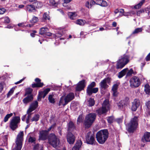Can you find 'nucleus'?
<instances>
[{"mask_svg":"<svg viewBox=\"0 0 150 150\" xmlns=\"http://www.w3.org/2000/svg\"><path fill=\"white\" fill-rule=\"evenodd\" d=\"M109 133L107 129L101 130L98 131L96 134L97 141L100 144H103L108 137Z\"/></svg>","mask_w":150,"mask_h":150,"instance_id":"nucleus-1","label":"nucleus"},{"mask_svg":"<svg viewBox=\"0 0 150 150\" xmlns=\"http://www.w3.org/2000/svg\"><path fill=\"white\" fill-rule=\"evenodd\" d=\"M96 117V115L94 113H89L86 116L83 122L86 128L90 127L95 120Z\"/></svg>","mask_w":150,"mask_h":150,"instance_id":"nucleus-2","label":"nucleus"},{"mask_svg":"<svg viewBox=\"0 0 150 150\" xmlns=\"http://www.w3.org/2000/svg\"><path fill=\"white\" fill-rule=\"evenodd\" d=\"M138 125V117L137 116H134L131 119L130 122L127 126L128 132H133L136 129Z\"/></svg>","mask_w":150,"mask_h":150,"instance_id":"nucleus-3","label":"nucleus"},{"mask_svg":"<svg viewBox=\"0 0 150 150\" xmlns=\"http://www.w3.org/2000/svg\"><path fill=\"white\" fill-rule=\"evenodd\" d=\"M23 132L21 131L18 134L16 141V146L12 150H21L22 147L23 140Z\"/></svg>","mask_w":150,"mask_h":150,"instance_id":"nucleus-4","label":"nucleus"},{"mask_svg":"<svg viewBox=\"0 0 150 150\" xmlns=\"http://www.w3.org/2000/svg\"><path fill=\"white\" fill-rule=\"evenodd\" d=\"M48 140L49 143L55 148H56L60 144L59 139L54 134H51L49 135Z\"/></svg>","mask_w":150,"mask_h":150,"instance_id":"nucleus-5","label":"nucleus"},{"mask_svg":"<svg viewBox=\"0 0 150 150\" xmlns=\"http://www.w3.org/2000/svg\"><path fill=\"white\" fill-rule=\"evenodd\" d=\"M110 104L109 101L105 100L102 104V107L97 110L96 112L99 115L106 113L109 109Z\"/></svg>","mask_w":150,"mask_h":150,"instance_id":"nucleus-6","label":"nucleus"},{"mask_svg":"<svg viewBox=\"0 0 150 150\" xmlns=\"http://www.w3.org/2000/svg\"><path fill=\"white\" fill-rule=\"evenodd\" d=\"M129 57L127 55L121 57L117 62L116 68L117 69L122 68L129 62Z\"/></svg>","mask_w":150,"mask_h":150,"instance_id":"nucleus-7","label":"nucleus"},{"mask_svg":"<svg viewBox=\"0 0 150 150\" xmlns=\"http://www.w3.org/2000/svg\"><path fill=\"white\" fill-rule=\"evenodd\" d=\"M130 86L132 88H137L141 84V80L137 76L132 77L129 81Z\"/></svg>","mask_w":150,"mask_h":150,"instance_id":"nucleus-8","label":"nucleus"},{"mask_svg":"<svg viewBox=\"0 0 150 150\" xmlns=\"http://www.w3.org/2000/svg\"><path fill=\"white\" fill-rule=\"evenodd\" d=\"M20 121L19 117L16 116L13 117L11 121L10 124V127L13 130H14L18 127V124Z\"/></svg>","mask_w":150,"mask_h":150,"instance_id":"nucleus-9","label":"nucleus"},{"mask_svg":"<svg viewBox=\"0 0 150 150\" xmlns=\"http://www.w3.org/2000/svg\"><path fill=\"white\" fill-rule=\"evenodd\" d=\"M95 86V82H92L88 86L87 89V92L88 95L90 96L93 93H96L98 91V88H93Z\"/></svg>","mask_w":150,"mask_h":150,"instance_id":"nucleus-10","label":"nucleus"},{"mask_svg":"<svg viewBox=\"0 0 150 150\" xmlns=\"http://www.w3.org/2000/svg\"><path fill=\"white\" fill-rule=\"evenodd\" d=\"M48 133L47 130H42L39 132V140H44L46 139L47 138Z\"/></svg>","mask_w":150,"mask_h":150,"instance_id":"nucleus-11","label":"nucleus"},{"mask_svg":"<svg viewBox=\"0 0 150 150\" xmlns=\"http://www.w3.org/2000/svg\"><path fill=\"white\" fill-rule=\"evenodd\" d=\"M145 27V26H143L141 28H137L135 29L130 35L127 38V39H128L131 37H134L136 35L139 33L142 32L143 29H144Z\"/></svg>","mask_w":150,"mask_h":150,"instance_id":"nucleus-12","label":"nucleus"},{"mask_svg":"<svg viewBox=\"0 0 150 150\" xmlns=\"http://www.w3.org/2000/svg\"><path fill=\"white\" fill-rule=\"evenodd\" d=\"M67 142L69 144H73L75 141V137L72 133L69 132L67 135Z\"/></svg>","mask_w":150,"mask_h":150,"instance_id":"nucleus-13","label":"nucleus"},{"mask_svg":"<svg viewBox=\"0 0 150 150\" xmlns=\"http://www.w3.org/2000/svg\"><path fill=\"white\" fill-rule=\"evenodd\" d=\"M7 136L2 135L0 137V146H5L7 144Z\"/></svg>","mask_w":150,"mask_h":150,"instance_id":"nucleus-14","label":"nucleus"},{"mask_svg":"<svg viewBox=\"0 0 150 150\" xmlns=\"http://www.w3.org/2000/svg\"><path fill=\"white\" fill-rule=\"evenodd\" d=\"M85 81L84 80L80 81L78 84L76 88V90L77 91H80L85 86Z\"/></svg>","mask_w":150,"mask_h":150,"instance_id":"nucleus-15","label":"nucleus"},{"mask_svg":"<svg viewBox=\"0 0 150 150\" xmlns=\"http://www.w3.org/2000/svg\"><path fill=\"white\" fill-rule=\"evenodd\" d=\"M109 78H105L102 80L99 83L100 88L101 89H106L107 88L108 86L107 85V83L108 82Z\"/></svg>","mask_w":150,"mask_h":150,"instance_id":"nucleus-16","label":"nucleus"},{"mask_svg":"<svg viewBox=\"0 0 150 150\" xmlns=\"http://www.w3.org/2000/svg\"><path fill=\"white\" fill-rule=\"evenodd\" d=\"M142 140L144 142H150V132H145L142 138Z\"/></svg>","mask_w":150,"mask_h":150,"instance_id":"nucleus-17","label":"nucleus"},{"mask_svg":"<svg viewBox=\"0 0 150 150\" xmlns=\"http://www.w3.org/2000/svg\"><path fill=\"white\" fill-rule=\"evenodd\" d=\"M38 106V102L35 101L32 103L30 105L29 108L28 110L30 112H31L35 110Z\"/></svg>","mask_w":150,"mask_h":150,"instance_id":"nucleus-18","label":"nucleus"},{"mask_svg":"<svg viewBox=\"0 0 150 150\" xmlns=\"http://www.w3.org/2000/svg\"><path fill=\"white\" fill-rule=\"evenodd\" d=\"M66 103H68L73 100L74 98V93L71 92L67 94L65 97Z\"/></svg>","mask_w":150,"mask_h":150,"instance_id":"nucleus-19","label":"nucleus"},{"mask_svg":"<svg viewBox=\"0 0 150 150\" xmlns=\"http://www.w3.org/2000/svg\"><path fill=\"white\" fill-rule=\"evenodd\" d=\"M119 84V83H116L114 84L112 87V92L113 95L114 96H117V89Z\"/></svg>","mask_w":150,"mask_h":150,"instance_id":"nucleus-20","label":"nucleus"},{"mask_svg":"<svg viewBox=\"0 0 150 150\" xmlns=\"http://www.w3.org/2000/svg\"><path fill=\"white\" fill-rule=\"evenodd\" d=\"M86 139L87 143L89 144H93L95 142L94 138L92 135L90 136L88 135H87Z\"/></svg>","mask_w":150,"mask_h":150,"instance_id":"nucleus-21","label":"nucleus"},{"mask_svg":"<svg viewBox=\"0 0 150 150\" xmlns=\"http://www.w3.org/2000/svg\"><path fill=\"white\" fill-rule=\"evenodd\" d=\"M82 143L80 140H78L72 149V150H80Z\"/></svg>","mask_w":150,"mask_h":150,"instance_id":"nucleus-22","label":"nucleus"},{"mask_svg":"<svg viewBox=\"0 0 150 150\" xmlns=\"http://www.w3.org/2000/svg\"><path fill=\"white\" fill-rule=\"evenodd\" d=\"M33 99V96L31 95H28L23 100V102L25 105L32 101Z\"/></svg>","mask_w":150,"mask_h":150,"instance_id":"nucleus-23","label":"nucleus"},{"mask_svg":"<svg viewBox=\"0 0 150 150\" xmlns=\"http://www.w3.org/2000/svg\"><path fill=\"white\" fill-rule=\"evenodd\" d=\"M126 104L124 100H121L117 104V105L119 109L123 110L125 108Z\"/></svg>","mask_w":150,"mask_h":150,"instance_id":"nucleus-24","label":"nucleus"},{"mask_svg":"<svg viewBox=\"0 0 150 150\" xmlns=\"http://www.w3.org/2000/svg\"><path fill=\"white\" fill-rule=\"evenodd\" d=\"M65 98L63 96H62L60 99L59 101V105L61 106L62 105L64 106L66 105L68 103H66L65 101Z\"/></svg>","mask_w":150,"mask_h":150,"instance_id":"nucleus-25","label":"nucleus"},{"mask_svg":"<svg viewBox=\"0 0 150 150\" xmlns=\"http://www.w3.org/2000/svg\"><path fill=\"white\" fill-rule=\"evenodd\" d=\"M128 68H125L123 69L118 74V77L119 78H121L124 76L127 73Z\"/></svg>","mask_w":150,"mask_h":150,"instance_id":"nucleus-26","label":"nucleus"},{"mask_svg":"<svg viewBox=\"0 0 150 150\" xmlns=\"http://www.w3.org/2000/svg\"><path fill=\"white\" fill-rule=\"evenodd\" d=\"M26 9L30 12H32L35 10V7L33 5H28L26 6Z\"/></svg>","mask_w":150,"mask_h":150,"instance_id":"nucleus-27","label":"nucleus"},{"mask_svg":"<svg viewBox=\"0 0 150 150\" xmlns=\"http://www.w3.org/2000/svg\"><path fill=\"white\" fill-rule=\"evenodd\" d=\"M50 90V88H46L43 91L40 92V94L42 96V98H44Z\"/></svg>","mask_w":150,"mask_h":150,"instance_id":"nucleus-28","label":"nucleus"},{"mask_svg":"<svg viewBox=\"0 0 150 150\" xmlns=\"http://www.w3.org/2000/svg\"><path fill=\"white\" fill-rule=\"evenodd\" d=\"M68 127V130L69 131H72L75 128V126L74 125L73 123L71 122L70 121L67 125Z\"/></svg>","mask_w":150,"mask_h":150,"instance_id":"nucleus-29","label":"nucleus"},{"mask_svg":"<svg viewBox=\"0 0 150 150\" xmlns=\"http://www.w3.org/2000/svg\"><path fill=\"white\" fill-rule=\"evenodd\" d=\"M96 4L103 7H105L107 6V2L103 0H100L99 2H97Z\"/></svg>","mask_w":150,"mask_h":150,"instance_id":"nucleus-30","label":"nucleus"},{"mask_svg":"<svg viewBox=\"0 0 150 150\" xmlns=\"http://www.w3.org/2000/svg\"><path fill=\"white\" fill-rule=\"evenodd\" d=\"M63 34V29H60L59 30L56 34L55 39H56L58 38H60L62 36Z\"/></svg>","mask_w":150,"mask_h":150,"instance_id":"nucleus-31","label":"nucleus"},{"mask_svg":"<svg viewBox=\"0 0 150 150\" xmlns=\"http://www.w3.org/2000/svg\"><path fill=\"white\" fill-rule=\"evenodd\" d=\"M50 17L49 15L47 13H45L43 15L42 18V21L43 22H45L46 20H49Z\"/></svg>","mask_w":150,"mask_h":150,"instance_id":"nucleus-32","label":"nucleus"},{"mask_svg":"<svg viewBox=\"0 0 150 150\" xmlns=\"http://www.w3.org/2000/svg\"><path fill=\"white\" fill-rule=\"evenodd\" d=\"M40 117V115L39 114H35L30 119V121L31 122L33 121L37 122L39 120Z\"/></svg>","mask_w":150,"mask_h":150,"instance_id":"nucleus-33","label":"nucleus"},{"mask_svg":"<svg viewBox=\"0 0 150 150\" xmlns=\"http://www.w3.org/2000/svg\"><path fill=\"white\" fill-rule=\"evenodd\" d=\"M27 114L28 115L27 118L26 119V122L27 124H28L30 122L31 118L32 113L31 112H30L28 110L27 111Z\"/></svg>","mask_w":150,"mask_h":150,"instance_id":"nucleus-34","label":"nucleus"},{"mask_svg":"<svg viewBox=\"0 0 150 150\" xmlns=\"http://www.w3.org/2000/svg\"><path fill=\"white\" fill-rule=\"evenodd\" d=\"M68 15L69 18L73 20L75 19L77 16V14L75 12H69Z\"/></svg>","mask_w":150,"mask_h":150,"instance_id":"nucleus-35","label":"nucleus"},{"mask_svg":"<svg viewBox=\"0 0 150 150\" xmlns=\"http://www.w3.org/2000/svg\"><path fill=\"white\" fill-rule=\"evenodd\" d=\"M48 31V29L47 28H42L40 29L39 33L40 34L43 35L45 34Z\"/></svg>","mask_w":150,"mask_h":150,"instance_id":"nucleus-36","label":"nucleus"},{"mask_svg":"<svg viewBox=\"0 0 150 150\" xmlns=\"http://www.w3.org/2000/svg\"><path fill=\"white\" fill-rule=\"evenodd\" d=\"M43 83H34L32 85V87L33 88L42 87L43 86Z\"/></svg>","mask_w":150,"mask_h":150,"instance_id":"nucleus-37","label":"nucleus"},{"mask_svg":"<svg viewBox=\"0 0 150 150\" xmlns=\"http://www.w3.org/2000/svg\"><path fill=\"white\" fill-rule=\"evenodd\" d=\"M85 21L82 19H78L76 22V23L80 25H83L86 23Z\"/></svg>","mask_w":150,"mask_h":150,"instance_id":"nucleus-38","label":"nucleus"},{"mask_svg":"<svg viewBox=\"0 0 150 150\" xmlns=\"http://www.w3.org/2000/svg\"><path fill=\"white\" fill-rule=\"evenodd\" d=\"M144 91L147 94H149L150 93V86L148 84H146L144 86Z\"/></svg>","mask_w":150,"mask_h":150,"instance_id":"nucleus-39","label":"nucleus"},{"mask_svg":"<svg viewBox=\"0 0 150 150\" xmlns=\"http://www.w3.org/2000/svg\"><path fill=\"white\" fill-rule=\"evenodd\" d=\"M126 74V76L128 77L131 76L132 74H135L136 73H134L133 70L132 69H131L129 70L128 69Z\"/></svg>","mask_w":150,"mask_h":150,"instance_id":"nucleus-40","label":"nucleus"},{"mask_svg":"<svg viewBox=\"0 0 150 150\" xmlns=\"http://www.w3.org/2000/svg\"><path fill=\"white\" fill-rule=\"evenodd\" d=\"M13 115V113H11L6 115L4 118L3 121L5 122H7L8 119Z\"/></svg>","mask_w":150,"mask_h":150,"instance_id":"nucleus-41","label":"nucleus"},{"mask_svg":"<svg viewBox=\"0 0 150 150\" xmlns=\"http://www.w3.org/2000/svg\"><path fill=\"white\" fill-rule=\"evenodd\" d=\"M54 96L53 95H50L48 97V100L50 103H54L55 102V99L53 97Z\"/></svg>","mask_w":150,"mask_h":150,"instance_id":"nucleus-42","label":"nucleus"},{"mask_svg":"<svg viewBox=\"0 0 150 150\" xmlns=\"http://www.w3.org/2000/svg\"><path fill=\"white\" fill-rule=\"evenodd\" d=\"M143 13L146 14V15H149L150 16V7H148L144 9L143 11Z\"/></svg>","mask_w":150,"mask_h":150,"instance_id":"nucleus-43","label":"nucleus"},{"mask_svg":"<svg viewBox=\"0 0 150 150\" xmlns=\"http://www.w3.org/2000/svg\"><path fill=\"white\" fill-rule=\"evenodd\" d=\"M106 119L108 122L110 124L112 123L113 122L114 119V117L113 116L107 117Z\"/></svg>","mask_w":150,"mask_h":150,"instance_id":"nucleus-44","label":"nucleus"},{"mask_svg":"<svg viewBox=\"0 0 150 150\" xmlns=\"http://www.w3.org/2000/svg\"><path fill=\"white\" fill-rule=\"evenodd\" d=\"M49 3L50 5L52 6L56 7L58 5V3L54 0H50Z\"/></svg>","mask_w":150,"mask_h":150,"instance_id":"nucleus-45","label":"nucleus"},{"mask_svg":"<svg viewBox=\"0 0 150 150\" xmlns=\"http://www.w3.org/2000/svg\"><path fill=\"white\" fill-rule=\"evenodd\" d=\"M32 91V89L30 88H27L25 90V93L24 95V96H25L27 95L30 94L31 93Z\"/></svg>","mask_w":150,"mask_h":150,"instance_id":"nucleus-46","label":"nucleus"},{"mask_svg":"<svg viewBox=\"0 0 150 150\" xmlns=\"http://www.w3.org/2000/svg\"><path fill=\"white\" fill-rule=\"evenodd\" d=\"M144 0L142 1L139 3L137 5L134 6V8L135 9H137L140 8L142 5L143 4L144 2Z\"/></svg>","mask_w":150,"mask_h":150,"instance_id":"nucleus-47","label":"nucleus"},{"mask_svg":"<svg viewBox=\"0 0 150 150\" xmlns=\"http://www.w3.org/2000/svg\"><path fill=\"white\" fill-rule=\"evenodd\" d=\"M132 104H133L138 107H139L140 105L139 100L138 99H136L134 100L133 102L132 103Z\"/></svg>","mask_w":150,"mask_h":150,"instance_id":"nucleus-48","label":"nucleus"},{"mask_svg":"<svg viewBox=\"0 0 150 150\" xmlns=\"http://www.w3.org/2000/svg\"><path fill=\"white\" fill-rule=\"evenodd\" d=\"M15 89V88L13 87L12 88H11L10 90L8 92V93L7 94V97L8 98H9L10 96L14 92V90Z\"/></svg>","mask_w":150,"mask_h":150,"instance_id":"nucleus-49","label":"nucleus"},{"mask_svg":"<svg viewBox=\"0 0 150 150\" xmlns=\"http://www.w3.org/2000/svg\"><path fill=\"white\" fill-rule=\"evenodd\" d=\"M38 20V18L36 16H33L32 19L30 20V22L32 23H34L37 22Z\"/></svg>","mask_w":150,"mask_h":150,"instance_id":"nucleus-50","label":"nucleus"},{"mask_svg":"<svg viewBox=\"0 0 150 150\" xmlns=\"http://www.w3.org/2000/svg\"><path fill=\"white\" fill-rule=\"evenodd\" d=\"M88 104L90 106H93L95 104V101L94 99L93 98H90L88 101Z\"/></svg>","mask_w":150,"mask_h":150,"instance_id":"nucleus-51","label":"nucleus"},{"mask_svg":"<svg viewBox=\"0 0 150 150\" xmlns=\"http://www.w3.org/2000/svg\"><path fill=\"white\" fill-rule=\"evenodd\" d=\"M4 19V22L5 23H8L10 22V19L8 17L6 16L3 18Z\"/></svg>","mask_w":150,"mask_h":150,"instance_id":"nucleus-52","label":"nucleus"},{"mask_svg":"<svg viewBox=\"0 0 150 150\" xmlns=\"http://www.w3.org/2000/svg\"><path fill=\"white\" fill-rule=\"evenodd\" d=\"M139 62L141 63V67L142 68L146 64L145 59H140L139 60Z\"/></svg>","mask_w":150,"mask_h":150,"instance_id":"nucleus-53","label":"nucleus"},{"mask_svg":"<svg viewBox=\"0 0 150 150\" xmlns=\"http://www.w3.org/2000/svg\"><path fill=\"white\" fill-rule=\"evenodd\" d=\"M35 141V138L34 137H30L29 139V142L31 143H34Z\"/></svg>","mask_w":150,"mask_h":150,"instance_id":"nucleus-54","label":"nucleus"},{"mask_svg":"<svg viewBox=\"0 0 150 150\" xmlns=\"http://www.w3.org/2000/svg\"><path fill=\"white\" fill-rule=\"evenodd\" d=\"M82 117L81 115H79L78 118L77 122V124H79L82 121Z\"/></svg>","mask_w":150,"mask_h":150,"instance_id":"nucleus-55","label":"nucleus"},{"mask_svg":"<svg viewBox=\"0 0 150 150\" xmlns=\"http://www.w3.org/2000/svg\"><path fill=\"white\" fill-rule=\"evenodd\" d=\"M136 105L133 104H132V105L131 108L132 110L133 111H135L137 110V108H138Z\"/></svg>","mask_w":150,"mask_h":150,"instance_id":"nucleus-56","label":"nucleus"},{"mask_svg":"<svg viewBox=\"0 0 150 150\" xmlns=\"http://www.w3.org/2000/svg\"><path fill=\"white\" fill-rule=\"evenodd\" d=\"M85 6L87 8H90L91 7V6L90 2V1H87L85 4Z\"/></svg>","mask_w":150,"mask_h":150,"instance_id":"nucleus-57","label":"nucleus"},{"mask_svg":"<svg viewBox=\"0 0 150 150\" xmlns=\"http://www.w3.org/2000/svg\"><path fill=\"white\" fill-rule=\"evenodd\" d=\"M146 26L145 28L144 29H143V30H145L146 32H150V25Z\"/></svg>","mask_w":150,"mask_h":150,"instance_id":"nucleus-58","label":"nucleus"},{"mask_svg":"<svg viewBox=\"0 0 150 150\" xmlns=\"http://www.w3.org/2000/svg\"><path fill=\"white\" fill-rule=\"evenodd\" d=\"M4 85V83H0V93L3 90Z\"/></svg>","mask_w":150,"mask_h":150,"instance_id":"nucleus-59","label":"nucleus"},{"mask_svg":"<svg viewBox=\"0 0 150 150\" xmlns=\"http://www.w3.org/2000/svg\"><path fill=\"white\" fill-rule=\"evenodd\" d=\"M6 9L4 8H0V14H3L5 12Z\"/></svg>","mask_w":150,"mask_h":150,"instance_id":"nucleus-60","label":"nucleus"},{"mask_svg":"<svg viewBox=\"0 0 150 150\" xmlns=\"http://www.w3.org/2000/svg\"><path fill=\"white\" fill-rule=\"evenodd\" d=\"M119 11V12H120V13H121L122 14V15H123L125 16L126 15L125 14V13H124V10L123 9H120Z\"/></svg>","mask_w":150,"mask_h":150,"instance_id":"nucleus-61","label":"nucleus"},{"mask_svg":"<svg viewBox=\"0 0 150 150\" xmlns=\"http://www.w3.org/2000/svg\"><path fill=\"white\" fill-rule=\"evenodd\" d=\"M89 1L91 6L96 4V2L95 1L93 0H91Z\"/></svg>","mask_w":150,"mask_h":150,"instance_id":"nucleus-62","label":"nucleus"},{"mask_svg":"<svg viewBox=\"0 0 150 150\" xmlns=\"http://www.w3.org/2000/svg\"><path fill=\"white\" fill-rule=\"evenodd\" d=\"M146 106L147 108L149 109H150V100L148 101L146 103Z\"/></svg>","mask_w":150,"mask_h":150,"instance_id":"nucleus-63","label":"nucleus"},{"mask_svg":"<svg viewBox=\"0 0 150 150\" xmlns=\"http://www.w3.org/2000/svg\"><path fill=\"white\" fill-rule=\"evenodd\" d=\"M145 60L146 61L150 60V53L146 57Z\"/></svg>","mask_w":150,"mask_h":150,"instance_id":"nucleus-64","label":"nucleus"}]
</instances>
